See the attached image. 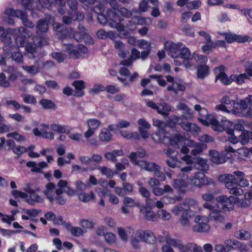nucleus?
<instances>
[{
	"label": "nucleus",
	"instance_id": "774afa93",
	"mask_svg": "<svg viewBox=\"0 0 252 252\" xmlns=\"http://www.w3.org/2000/svg\"><path fill=\"white\" fill-rule=\"evenodd\" d=\"M215 251L217 252H228L230 251V247L217 244L215 246Z\"/></svg>",
	"mask_w": 252,
	"mask_h": 252
},
{
	"label": "nucleus",
	"instance_id": "5fc2aeb1",
	"mask_svg": "<svg viewBox=\"0 0 252 252\" xmlns=\"http://www.w3.org/2000/svg\"><path fill=\"white\" fill-rule=\"evenodd\" d=\"M23 68L26 70L28 73L32 74H35L38 73L40 71V67L36 65H23Z\"/></svg>",
	"mask_w": 252,
	"mask_h": 252
},
{
	"label": "nucleus",
	"instance_id": "c9c22d12",
	"mask_svg": "<svg viewBox=\"0 0 252 252\" xmlns=\"http://www.w3.org/2000/svg\"><path fill=\"white\" fill-rule=\"evenodd\" d=\"M171 111V107L166 102L158 103V108L157 110L158 114L163 116H168Z\"/></svg>",
	"mask_w": 252,
	"mask_h": 252
},
{
	"label": "nucleus",
	"instance_id": "bb28decb",
	"mask_svg": "<svg viewBox=\"0 0 252 252\" xmlns=\"http://www.w3.org/2000/svg\"><path fill=\"white\" fill-rule=\"evenodd\" d=\"M166 241L168 244L178 248L180 252H188L186 246L184 245L181 240L167 237Z\"/></svg>",
	"mask_w": 252,
	"mask_h": 252
},
{
	"label": "nucleus",
	"instance_id": "a211bd4d",
	"mask_svg": "<svg viewBox=\"0 0 252 252\" xmlns=\"http://www.w3.org/2000/svg\"><path fill=\"white\" fill-rule=\"evenodd\" d=\"M27 194L29 195L30 198L33 202H41L42 201V198L37 192L40 190L39 188H36L35 189H32L30 187H27L25 189Z\"/></svg>",
	"mask_w": 252,
	"mask_h": 252
},
{
	"label": "nucleus",
	"instance_id": "5701e85b",
	"mask_svg": "<svg viewBox=\"0 0 252 252\" xmlns=\"http://www.w3.org/2000/svg\"><path fill=\"white\" fill-rule=\"evenodd\" d=\"M111 130L109 128V126L107 128H102L99 133V139L100 141L106 143L110 142L113 137V135L111 133Z\"/></svg>",
	"mask_w": 252,
	"mask_h": 252
},
{
	"label": "nucleus",
	"instance_id": "79ce46f5",
	"mask_svg": "<svg viewBox=\"0 0 252 252\" xmlns=\"http://www.w3.org/2000/svg\"><path fill=\"white\" fill-rule=\"evenodd\" d=\"M78 197L80 200L86 202L94 199L95 195L93 191H91L90 193L81 192L79 193Z\"/></svg>",
	"mask_w": 252,
	"mask_h": 252
},
{
	"label": "nucleus",
	"instance_id": "f257e3e1",
	"mask_svg": "<svg viewBox=\"0 0 252 252\" xmlns=\"http://www.w3.org/2000/svg\"><path fill=\"white\" fill-rule=\"evenodd\" d=\"M245 174L240 171H235L233 174H228L221 175L219 180L225 183V187L229 193L236 196H240L244 193L241 187L249 185V181L245 178Z\"/></svg>",
	"mask_w": 252,
	"mask_h": 252
},
{
	"label": "nucleus",
	"instance_id": "f03ea898",
	"mask_svg": "<svg viewBox=\"0 0 252 252\" xmlns=\"http://www.w3.org/2000/svg\"><path fill=\"white\" fill-rule=\"evenodd\" d=\"M226 70V66L222 64L214 68V72L216 75L215 83L219 80L220 83L224 86L230 85L233 82H235L238 85H242L245 83L246 80L249 79L248 75L246 73L238 75L231 74L230 76H228L225 72Z\"/></svg>",
	"mask_w": 252,
	"mask_h": 252
},
{
	"label": "nucleus",
	"instance_id": "864d4df0",
	"mask_svg": "<svg viewBox=\"0 0 252 252\" xmlns=\"http://www.w3.org/2000/svg\"><path fill=\"white\" fill-rule=\"evenodd\" d=\"M87 125L89 128L94 130L97 129L100 125V121L95 119H90L87 121Z\"/></svg>",
	"mask_w": 252,
	"mask_h": 252
},
{
	"label": "nucleus",
	"instance_id": "9b49d317",
	"mask_svg": "<svg viewBox=\"0 0 252 252\" xmlns=\"http://www.w3.org/2000/svg\"><path fill=\"white\" fill-rule=\"evenodd\" d=\"M199 121L204 126H214V127L216 128H217L216 126H218L216 118L211 114H209L206 108H203L199 113Z\"/></svg>",
	"mask_w": 252,
	"mask_h": 252
},
{
	"label": "nucleus",
	"instance_id": "338daca9",
	"mask_svg": "<svg viewBox=\"0 0 252 252\" xmlns=\"http://www.w3.org/2000/svg\"><path fill=\"white\" fill-rule=\"evenodd\" d=\"M158 216L163 220H169L171 218L170 214L165 210H159L158 212Z\"/></svg>",
	"mask_w": 252,
	"mask_h": 252
},
{
	"label": "nucleus",
	"instance_id": "de8ad7c7",
	"mask_svg": "<svg viewBox=\"0 0 252 252\" xmlns=\"http://www.w3.org/2000/svg\"><path fill=\"white\" fill-rule=\"evenodd\" d=\"M34 0H22V4L26 10H30L33 14L34 11L33 7Z\"/></svg>",
	"mask_w": 252,
	"mask_h": 252
},
{
	"label": "nucleus",
	"instance_id": "2f4dec72",
	"mask_svg": "<svg viewBox=\"0 0 252 252\" xmlns=\"http://www.w3.org/2000/svg\"><path fill=\"white\" fill-rule=\"evenodd\" d=\"M16 49L17 47H15V45L12 44V47L10 48L11 52L9 53H7L5 52L6 54L8 55L11 53L10 58L12 60L18 63H23V57L21 53L18 51H14L12 52V51L14 50V49Z\"/></svg>",
	"mask_w": 252,
	"mask_h": 252
},
{
	"label": "nucleus",
	"instance_id": "a19ab883",
	"mask_svg": "<svg viewBox=\"0 0 252 252\" xmlns=\"http://www.w3.org/2000/svg\"><path fill=\"white\" fill-rule=\"evenodd\" d=\"M153 125L158 128L159 133H165L166 124L163 121L154 119L153 120Z\"/></svg>",
	"mask_w": 252,
	"mask_h": 252
},
{
	"label": "nucleus",
	"instance_id": "7c9ffc66",
	"mask_svg": "<svg viewBox=\"0 0 252 252\" xmlns=\"http://www.w3.org/2000/svg\"><path fill=\"white\" fill-rule=\"evenodd\" d=\"M183 120V119L178 116L171 115L170 118L167 121L166 123H165L166 127L167 126L173 128L177 125H180L181 126Z\"/></svg>",
	"mask_w": 252,
	"mask_h": 252
},
{
	"label": "nucleus",
	"instance_id": "49530a36",
	"mask_svg": "<svg viewBox=\"0 0 252 252\" xmlns=\"http://www.w3.org/2000/svg\"><path fill=\"white\" fill-rule=\"evenodd\" d=\"M25 50L28 54L34 58V54L36 52V46L34 42H29L25 46Z\"/></svg>",
	"mask_w": 252,
	"mask_h": 252
},
{
	"label": "nucleus",
	"instance_id": "4d7b16f0",
	"mask_svg": "<svg viewBox=\"0 0 252 252\" xmlns=\"http://www.w3.org/2000/svg\"><path fill=\"white\" fill-rule=\"evenodd\" d=\"M4 117L0 113V133H3L10 131V126L3 123Z\"/></svg>",
	"mask_w": 252,
	"mask_h": 252
},
{
	"label": "nucleus",
	"instance_id": "20e7f679",
	"mask_svg": "<svg viewBox=\"0 0 252 252\" xmlns=\"http://www.w3.org/2000/svg\"><path fill=\"white\" fill-rule=\"evenodd\" d=\"M217 207L223 212H230L234 209V205L236 203L239 198L237 197L222 195L216 198Z\"/></svg>",
	"mask_w": 252,
	"mask_h": 252
},
{
	"label": "nucleus",
	"instance_id": "c03bdc74",
	"mask_svg": "<svg viewBox=\"0 0 252 252\" xmlns=\"http://www.w3.org/2000/svg\"><path fill=\"white\" fill-rule=\"evenodd\" d=\"M146 19L141 16H135L132 17L129 23L130 25H142L145 23Z\"/></svg>",
	"mask_w": 252,
	"mask_h": 252
},
{
	"label": "nucleus",
	"instance_id": "09e8293b",
	"mask_svg": "<svg viewBox=\"0 0 252 252\" xmlns=\"http://www.w3.org/2000/svg\"><path fill=\"white\" fill-rule=\"evenodd\" d=\"M251 233L246 230H240L235 233V236L241 240H247L251 237Z\"/></svg>",
	"mask_w": 252,
	"mask_h": 252
},
{
	"label": "nucleus",
	"instance_id": "aec40b11",
	"mask_svg": "<svg viewBox=\"0 0 252 252\" xmlns=\"http://www.w3.org/2000/svg\"><path fill=\"white\" fill-rule=\"evenodd\" d=\"M110 10H112V9H108L107 10L106 15L104 14L103 13L98 14L97 20L101 25H105L107 24L110 26L111 22H112L114 18V15L112 16V14H110L108 12Z\"/></svg>",
	"mask_w": 252,
	"mask_h": 252
},
{
	"label": "nucleus",
	"instance_id": "e433bc0d",
	"mask_svg": "<svg viewBox=\"0 0 252 252\" xmlns=\"http://www.w3.org/2000/svg\"><path fill=\"white\" fill-rule=\"evenodd\" d=\"M130 126V123L126 120H121L116 125L112 124L109 125V128L112 131H115L118 128L127 127Z\"/></svg>",
	"mask_w": 252,
	"mask_h": 252
},
{
	"label": "nucleus",
	"instance_id": "39448f33",
	"mask_svg": "<svg viewBox=\"0 0 252 252\" xmlns=\"http://www.w3.org/2000/svg\"><path fill=\"white\" fill-rule=\"evenodd\" d=\"M203 206L204 208L208 210L209 220L214 222L215 223L219 224L224 223L225 217L222 214V211L215 206H213L209 202H206L203 204Z\"/></svg>",
	"mask_w": 252,
	"mask_h": 252
},
{
	"label": "nucleus",
	"instance_id": "1a4fd4ad",
	"mask_svg": "<svg viewBox=\"0 0 252 252\" xmlns=\"http://www.w3.org/2000/svg\"><path fill=\"white\" fill-rule=\"evenodd\" d=\"M111 5L112 6V10H110L109 13L112 15H114V18L117 20L123 19V17L129 18L132 15L131 12L125 7H120L119 5L115 1H112Z\"/></svg>",
	"mask_w": 252,
	"mask_h": 252
},
{
	"label": "nucleus",
	"instance_id": "0eeeda50",
	"mask_svg": "<svg viewBox=\"0 0 252 252\" xmlns=\"http://www.w3.org/2000/svg\"><path fill=\"white\" fill-rule=\"evenodd\" d=\"M188 180V182L194 186L201 187L209 184V179L204 173L201 171H197L194 173L193 175L184 174V177Z\"/></svg>",
	"mask_w": 252,
	"mask_h": 252
},
{
	"label": "nucleus",
	"instance_id": "4c0bfd02",
	"mask_svg": "<svg viewBox=\"0 0 252 252\" xmlns=\"http://www.w3.org/2000/svg\"><path fill=\"white\" fill-rule=\"evenodd\" d=\"M39 5H36L35 9L39 11H43L45 8H49L53 4L52 0H38Z\"/></svg>",
	"mask_w": 252,
	"mask_h": 252
},
{
	"label": "nucleus",
	"instance_id": "37998d69",
	"mask_svg": "<svg viewBox=\"0 0 252 252\" xmlns=\"http://www.w3.org/2000/svg\"><path fill=\"white\" fill-rule=\"evenodd\" d=\"M206 148V145L204 143H197L194 148L191 150L190 154L193 156H196L202 153Z\"/></svg>",
	"mask_w": 252,
	"mask_h": 252
},
{
	"label": "nucleus",
	"instance_id": "6e6d98bb",
	"mask_svg": "<svg viewBox=\"0 0 252 252\" xmlns=\"http://www.w3.org/2000/svg\"><path fill=\"white\" fill-rule=\"evenodd\" d=\"M98 169L102 174L105 175L107 177L111 178L113 177L114 173L111 169L106 166L99 167Z\"/></svg>",
	"mask_w": 252,
	"mask_h": 252
},
{
	"label": "nucleus",
	"instance_id": "393cba45",
	"mask_svg": "<svg viewBox=\"0 0 252 252\" xmlns=\"http://www.w3.org/2000/svg\"><path fill=\"white\" fill-rule=\"evenodd\" d=\"M183 129L195 134L200 130V128L195 123H191L189 122H182L181 126Z\"/></svg>",
	"mask_w": 252,
	"mask_h": 252
},
{
	"label": "nucleus",
	"instance_id": "dca6fc26",
	"mask_svg": "<svg viewBox=\"0 0 252 252\" xmlns=\"http://www.w3.org/2000/svg\"><path fill=\"white\" fill-rule=\"evenodd\" d=\"M193 166L194 168L198 169L203 172H206L209 168L207 164V160L200 157H196L194 159Z\"/></svg>",
	"mask_w": 252,
	"mask_h": 252
},
{
	"label": "nucleus",
	"instance_id": "69168bd1",
	"mask_svg": "<svg viewBox=\"0 0 252 252\" xmlns=\"http://www.w3.org/2000/svg\"><path fill=\"white\" fill-rule=\"evenodd\" d=\"M147 164L148 165L147 166L146 171L152 172H154V173L158 170L160 169V166L159 165L156 163L155 162H148Z\"/></svg>",
	"mask_w": 252,
	"mask_h": 252
},
{
	"label": "nucleus",
	"instance_id": "2eb2a0df",
	"mask_svg": "<svg viewBox=\"0 0 252 252\" xmlns=\"http://www.w3.org/2000/svg\"><path fill=\"white\" fill-rule=\"evenodd\" d=\"M72 86L75 88V91L73 95L77 97H81L85 95L84 90L86 88L85 82L83 80H75L72 83Z\"/></svg>",
	"mask_w": 252,
	"mask_h": 252
},
{
	"label": "nucleus",
	"instance_id": "f3484780",
	"mask_svg": "<svg viewBox=\"0 0 252 252\" xmlns=\"http://www.w3.org/2000/svg\"><path fill=\"white\" fill-rule=\"evenodd\" d=\"M231 104V111L235 113H239L245 111L247 109L246 99L240 100V101L233 100Z\"/></svg>",
	"mask_w": 252,
	"mask_h": 252
},
{
	"label": "nucleus",
	"instance_id": "c756f323",
	"mask_svg": "<svg viewBox=\"0 0 252 252\" xmlns=\"http://www.w3.org/2000/svg\"><path fill=\"white\" fill-rule=\"evenodd\" d=\"M57 31L58 32V35L60 37L61 39H64L69 36L71 29H68L64 27L63 25L60 24H57L56 26Z\"/></svg>",
	"mask_w": 252,
	"mask_h": 252
},
{
	"label": "nucleus",
	"instance_id": "58836bf2",
	"mask_svg": "<svg viewBox=\"0 0 252 252\" xmlns=\"http://www.w3.org/2000/svg\"><path fill=\"white\" fill-rule=\"evenodd\" d=\"M121 135L127 139L138 140L140 139V135L137 132H129L127 130H121Z\"/></svg>",
	"mask_w": 252,
	"mask_h": 252
},
{
	"label": "nucleus",
	"instance_id": "ea45409f",
	"mask_svg": "<svg viewBox=\"0 0 252 252\" xmlns=\"http://www.w3.org/2000/svg\"><path fill=\"white\" fill-rule=\"evenodd\" d=\"M39 104L46 109H56L57 106L51 100L42 99L39 101Z\"/></svg>",
	"mask_w": 252,
	"mask_h": 252
},
{
	"label": "nucleus",
	"instance_id": "ddd939ff",
	"mask_svg": "<svg viewBox=\"0 0 252 252\" xmlns=\"http://www.w3.org/2000/svg\"><path fill=\"white\" fill-rule=\"evenodd\" d=\"M198 59L201 62H204V64H199L197 66V75L198 78L203 79L207 77L210 73L209 67L206 65L205 62L207 61V58L206 56H201L198 57Z\"/></svg>",
	"mask_w": 252,
	"mask_h": 252
},
{
	"label": "nucleus",
	"instance_id": "3c124183",
	"mask_svg": "<svg viewBox=\"0 0 252 252\" xmlns=\"http://www.w3.org/2000/svg\"><path fill=\"white\" fill-rule=\"evenodd\" d=\"M51 56L58 63L63 62L65 58V55L62 52H53Z\"/></svg>",
	"mask_w": 252,
	"mask_h": 252
},
{
	"label": "nucleus",
	"instance_id": "b1692460",
	"mask_svg": "<svg viewBox=\"0 0 252 252\" xmlns=\"http://www.w3.org/2000/svg\"><path fill=\"white\" fill-rule=\"evenodd\" d=\"M182 43L178 44L172 43L169 48V54L172 58H178L180 55V51L183 46Z\"/></svg>",
	"mask_w": 252,
	"mask_h": 252
},
{
	"label": "nucleus",
	"instance_id": "680f3d73",
	"mask_svg": "<svg viewBox=\"0 0 252 252\" xmlns=\"http://www.w3.org/2000/svg\"><path fill=\"white\" fill-rule=\"evenodd\" d=\"M72 169H71V173H83V172H87L89 170V168L88 167H82L81 168L79 165L78 164H73L72 165Z\"/></svg>",
	"mask_w": 252,
	"mask_h": 252
},
{
	"label": "nucleus",
	"instance_id": "052dcab7",
	"mask_svg": "<svg viewBox=\"0 0 252 252\" xmlns=\"http://www.w3.org/2000/svg\"><path fill=\"white\" fill-rule=\"evenodd\" d=\"M166 163L168 166L174 168L179 165L180 163L177 158L170 157L166 160Z\"/></svg>",
	"mask_w": 252,
	"mask_h": 252
},
{
	"label": "nucleus",
	"instance_id": "a18cd8bd",
	"mask_svg": "<svg viewBox=\"0 0 252 252\" xmlns=\"http://www.w3.org/2000/svg\"><path fill=\"white\" fill-rule=\"evenodd\" d=\"M239 140L241 143L243 144H247L250 140V137L249 134V130H243L240 134L238 135Z\"/></svg>",
	"mask_w": 252,
	"mask_h": 252
},
{
	"label": "nucleus",
	"instance_id": "c85d7f7f",
	"mask_svg": "<svg viewBox=\"0 0 252 252\" xmlns=\"http://www.w3.org/2000/svg\"><path fill=\"white\" fill-rule=\"evenodd\" d=\"M179 109L183 110V113L181 115V117L183 120H190L192 118V114L191 112V110L189 107L184 103H180L178 106Z\"/></svg>",
	"mask_w": 252,
	"mask_h": 252
},
{
	"label": "nucleus",
	"instance_id": "a878e982",
	"mask_svg": "<svg viewBox=\"0 0 252 252\" xmlns=\"http://www.w3.org/2000/svg\"><path fill=\"white\" fill-rule=\"evenodd\" d=\"M48 24L45 19H39L36 24V32L38 35H41L48 30Z\"/></svg>",
	"mask_w": 252,
	"mask_h": 252
},
{
	"label": "nucleus",
	"instance_id": "cd10ccee",
	"mask_svg": "<svg viewBox=\"0 0 252 252\" xmlns=\"http://www.w3.org/2000/svg\"><path fill=\"white\" fill-rule=\"evenodd\" d=\"M50 127L52 131L59 133H65L66 134H69L71 130V128L69 129L66 130V128L68 127L67 125H61L56 123L51 124Z\"/></svg>",
	"mask_w": 252,
	"mask_h": 252
},
{
	"label": "nucleus",
	"instance_id": "bf43d9fd",
	"mask_svg": "<svg viewBox=\"0 0 252 252\" xmlns=\"http://www.w3.org/2000/svg\"><path fill=\"white\" fill-rule=\"evenodd\" d=\"M15 41L17 45L19 44V46L21 47H25L29 43L27 38L25 35L17 36L15 38Z\"/></svg>",
	"mask_w": 252,
	"mask_h": 252
},
{
	"label": "nucleus",
	"instance_id": "7ed1b4c3",
	"mask_svg": "<svg viewBox=\"0 0 252 252\" xmlns=\"http://www.w3.org/2000/svg\"><path fill=\"white\" fill-rule=\"evenodd\" d=\"M156 241V236L151 230H138L135 233L134 237L131 240V244L134 248L137 249L139 247L140 242L154 244Z\"/></svg>",
	"mask_w": 252,
	"mask_h": 252
},
{
	"label": "nucleus",
	"instance_id": "8fccbe9b",
	"mask_svg": "<svg viewBox=\"0 0 252 252\" xmlns=\"http://www.w3.org/2000/svg\"><path fill=\"white\" fill-rule=\"evenodd\" d=\"M80 224L85 229H92L96 224V223L84 219L81 220Z\"/></svg>",
	"mask_w": 252,
	"mask_h": 252
},
{
	"label": "nucleus",
	"instance_id": "6ab92c4d",
	"mask_svg": "<svg viewBox=\"0 0 252 252\" xmlns=\"http://www.w3.org/2000/svg\"><path fill=\"white\" fill-rule=\"evenodd\" d=\"M188 181H187L185 179L177 178L174 180L172 186L173 188L177 189L178 191L184 192L186 188L188 186Z\"/></svg>",
	"mask_w": 252,
	"mask_h": 252
},
{
	"label": "nucleus",
	"instance_id": "423d86ee",
	"mask_svg": "<svg viewBox=\"0 0 252 252\" xmlns=\"http://www.w3.org/2000/svg\"><path fill=\"white\" fill-rule=\"evenodd\" d=\"M217 122L218 126H216L217 128H216L214 127V126H212V129L218 131H225L227 134L230 135V137H229V141L233 144L237 143L238 138H237V136H234V130L231 128L233 123L227 120H221V124L220 123L217 119Z\"/></svg>",
	"mask_w": 252,
	"mask_h": 252
},
{
	"label": "nucleus",
	"instance_id": "9d476101",
	"mask_svg": "<svg viewBox=\"0 0 252 252\" xmlns=\"http://www.w3.org/2000/svg\"><path fill=\"white\" fill-rule=\"evenodd\" d=\"M12 31L10 29H5L3 27H0V40L4 44L3 50L7 53L11 52L12 47Z\"/></svg>",
	"mask_w": 252,
	"mask_h": 252
},
{
	"label": "nucleus",
	"instance_id": "4be33fe9",
	"mask_svg": "<svg viewBox=\"0 0 252 252\" xmlns=\"http://www.w3.org/2000/svg\"><path fill=\"white\" fill-rule=\"evenodd\" d=\"M123 20V19L117 20L116 18H114L110 23V27L115 28L120 34L123 33L124 36L126 37L128 35V32L126 31L125 26L121 23Z\"/></svg>",
	"mask_w": 252,
	"mask_h": 252
},
{
	"label": "nucleus",
	"instance_id": "603ef678",
	"mask_svg": "<svg viewBox=\"0 0 252 252\" xmlns=\"http://www.w3.org/2000/svg\"><path fill=\"white\" fill-rule=\"evenodd\" d=\"M7 137H12L16 141L21 142L25 141V137L22 134H19L18 132L15 131L11 133H8L6 134Z\"/></svg>",
	"mask_w": 252,
	"mask_h": 252
},
{
	"label": "nucleus",
	"instance_id": "72a5a7b5",
	"mask_svg": "<svg viewBox=\"0 0 252 252\" xmlns=\"http://www.w3.org/2000/svg\"><path fill=\"white\" fill-rule=\"evenodd\" d=\"M180 55L178 58L184 60V61H189L192 59L193 56L191 54L189 49L185 47L184 45L182 46L180 51Z\"/></svg>",
	"mask_w": 252,
	"mask_h": 252
},
{
	"label": "nucleus",
	"instance_id": "473e14b6",
	"mask_svg": "<svg viewBox=\"0 0 252 252\" xmlns=\"http://www.w3.org/2000/svg\"><path fill=\"white\" fill-rule=\"evenodd\" d=\"M151 210L148 207H143L141 208V212L144 215L145 218L147 220L154 221L157 219L158 214Z\"/></svg>",
	"mask_w": 252,
	"mask_h": 252
},
{
	"label": "nucleus",
	"instance_id": "e2e57ef3",
	"mask_svg": "<svg viewBox=\"0 0 252 252\" xmlns=\"http://www.w3.org/2000/svg\"><path fill=\"white\" fill-rule=\"evenodd\" d=\"M27 150L28 149L24 146H17L15 147V148L13 149L12 152L14 154L17 155L18 157H19L23 153L26 152Z\"/></svg>",
	"mask_w": 252,
	"mask_h": 252
},
{
	"label": "nucleus",
	"instance_id": "412c9836",
	"mask_svg": "<svg viewBox=\"0 0 252 252\" xmlns=\"http://www.w3.org/2000/svg\"><path fill=\"white\" fill-rule=\"evenodd\" d=\"M128 157L131 163L146 170L148 161L145 160H138L137 158V154L134 152H131Z\"/></svg>",
	"mask_w": 252,
	"mask_h": 252
},
{
	"label": "nucleus",
	"instance_id": "4468645a",
	"mask_svg": "<svg viewBox=\"0 0 252 252\" xmlns=\"http://www.w3.org/2000/svg\"><path fill=\"white\" fill-rule=\"evenodd\" d=\"M210 160L217 164H221L226 161V159H229V157H226L225 154L221 153L220 154L217 151L210 150L209 151Z\"/></svg>",
	"mask_w": 252,
	"mask_h": 252
},
{
	"label": "nucleus",
	"instance_id": "6e6552de",
	"mask_svg": "<svg viewBox=\"0 0 252 252\" xmlns=\"http://www.w3.org/2000/svg\"><path fill=\"white\" fill-rule=\"evenodd\" d=\"M208 221L209 219L207 217L200 215L196 216L194 219L196 224L192 226V230L195 232H207L210 228Z\"/></svg>",
	"mask_w": 252,
	"mask_h": 252
},
{
	"label": "nucleus",
	"instance_id": "13d9d810",
	"mask_svg": "<svg viewBox=\"0 0 252 252\" xmlns=\"http://www.w3.org/2000/svg\"><path fill=\"white\" fill-rule=\"evenodd\" d=\"M21 97L23 98L24 101L26 103L34 104L37 102L35 97L29 94H23L21 95Z\"/></svg>",
	"mask_w": 252,
	"mask_h": 252
},
{
	"label": "nucleus",
	"instance_id": "0e129e2a",
	"mask_svg": "<svg viewBox=\"0 0 252 252\" xmlns=\"http://www.w3.org/2000/svg\"><path fill=\"white\" fill-rule=\"evenodd\" d=\"M71 235L75 237H80L83 235L84 233L83 230L79 227L74 226L70 229Z\"/></svg>",
	"mask_w": 252,
	"mask_h": 252
},
{
	"label": "nucleus",
	"instance_id": "f8f14e48",
	"mask_svg": "<svg viewBox=\"0 0 252 252\" xmlns=\"http://www.w3.org/2000/svg\"><path fill=\"white\" fill-rule=\"evenodd\" d=\"M173 211L176 214L180 212H183L181 218L179 220L180 222L183 226H189V220L191 218V211L189 209H185L181 205L174 207Z\"/></svg>",
	"mask_w": 252,
	"mask_h": 252
},
{
	"label": "nucleus",
	"instance_id": "f704fd0d",
	"mask_svg": "<svg viewBox=\"0 0 252 252\" xmlns=\"http://www.w3.org/2000/svg\"><path fill=\"white\" fill-rule=\"evenodd\" d=\"M66 51L69 56L74 60H78L81 56V53L78 49H75L74 46L72 44H68L66 47Z\"/></svg>",
	"mask_w": 252,
	"mask_h": 252
}]
</instances>
